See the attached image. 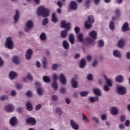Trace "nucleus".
<instances>
[{
  "mask_svg": "<svg viewBox=\"0 0 130 130\" xmlns=\"http://www.w3.org/2000/svg\"><path fill=\"white\" fill-rule=\"evenodd\" d=\"M63 47L64 49H70V44L68 41H64L62 43Z\"/></svg>",
  "mask_w": 130,
  "mask_h": 130,
  "instance_id": "obj_23",
  "label": "nucleus"
},
{
  "mask_svg": "<svg viewBox=\"0 0 130 130\" xmlns=\"http://www.w3.org/2000/svg\"><path fill=\"white\" fill-rule=\"evenodd\" d=\"M5 45L7 48H9V49H13L14 48V42H13V40H12L11 37H8L6 39Z\"/></svg>",
  "mask_w": 130,
  "mask_h": 130,
  "instance_id": "obj_4",
  "label": "nucleus"
},
{
  "mask_svg": "<svg viewBox=\"0 0 130 130\" xmlns=\"http://www.w3.org/2000/svg\"><path fill=\"white\" fill-rule=\"evenodd\" d=\"M125 42V41L123 40V39H120L118 43V46L120 48H121V47H123L124 46V43Z\"/></svg>",
  "mask_w": 130,
  "mask_h": 130,
  "instance_id": "obj_21",
  "label": "nucleus"
},
{
  "mask_svg": "<svg viewBox=\"0 0 130 130\" xmlns=\"http://www.w3.org/2000/svg\"><path fill=\"white\" fill-rule=\"evenodd\" d=\"M109 86L107 85H105L104 86V90L105 91H106V92H108L109 91V90H110V88H109Z\"/></svg>",
  "mask_w": 130,
  "mask_h": 130,
  "instance_id": "obj_46",
  "label": "nucleus"
},
{
  "mask_svg": "<svg viewBox=\"0 0 130 130\" xmlns=\"http://www.w3.org/2000/svg\"><path fill=\"white\" fill-rule=\"evenodd\" d=\"M69 40L71 44H75V37L74 36V35L71 34L69 36Z\"/></svg>",
  "mask_w": 130,
  "mask_h": 130,
  "instance_id": "obj_26",
  "label": "nucleus"
},
{
  "mask_svg": "<svg viewBox=\"0 0 130 130\" xmlns=\"http://www.w3.org/2000/svg\"><path fill=\"white\" fill-rule=\"evenodd\" d=\"M101 119L102 120H106L107 119V115L106 114H103L101 115Z\"/></svg>",
  "mask_w": 130,
  "mask_h": 130,
  "instance_id": "obj_54",
  "label": "nucleus"
},
{
  "mask_svg": "<svg viewBox=\"0 0 130 130\" xmlns=\"http://www.w3.org/2000/svg\"><path fill=\"white\" fill-rule=\"evenodd\" d=\"M52 21L54 22V23H57L58 19L55 17V14L53 13L52 14Z\"/></svg>",
  "mask_w": 130,
  "mask_h": 130,
  "instance_id": "obj_33",
  "label": "nucleus"
},
{
  "mask_svg": "<svg viewBox=\"0 0 130 130\" xmlns=\"http://www.w3.org/2000/svg\"><path fill=\"white\" fill-rule=\"evenodd\" d=\"M93 92L95 95H96L97 96H101L102 95V93L101 92V90L99 89V88H94L93 89Z\"/></svg>",
  "mask_w": 130,
  "mask_h": 130,
  "instance_id": "obj_20",
  "label": "nucleus"
},
{
  "mask_svg": "<svg viewBox=\"0 0 130 130\" xmlns=\"http://www.w3.org/2000/svg\"><path fill=\"white\" fill-rule=\"evenodd\" d=\"M86 60L85 59H82L80 63V67L81 69H84L85 67H86Z\"/></svg>",
  "mask_w": 130,
  "mask_h": 130,
  "instance_id": "obj_27",
  "label": "nucleus"
},
{
  "mask_svg": "<svg viewBox=\"0 0 130 130\" xmlns=\"http://www.w3.org/2000/svg\"><path fill=\"white\" fill-rule=\"evenodd\" d=\"M56 113L57 114L58 116H60L62 114V111L60 109V108L56 107Z\"/></svg>",
  "mask_w": 130,
  "mask_h": 130,
  "instance_id": "obj_32",
  "label": "nucleus"
},
{
  "mask_svg": "<svg viewBox=\"0 0 130 130\" xmlns=\"http://www.w3.org/2000/svg\"><path fill=\"white\" fill-rule=\"evenodd\" d=\"M115 15L117 16V17H118V16H119V15H120L119 10H118V9L116 10Z\"/></svg>",
  "mask_w": 130,
  "mask_h": 130,
  "instance_id": "obj_62",
  "label": "nucleus"
},
{
  "mask_svg": "<svg viewBox=\"0 0 130 130\" xmlns=\"http://www.w3.org/2000/svg\"><path fill=\"white\" fill-rule=\"evenodd\" d=\"M89 94V92L87 91H82L80 93L81 96H82V97H85V96H87Z\"/></svg>",
  "mask_w": 130,
  "mask_h": 130,
  "instance_id": "obj_45",
  "label": "nucleus"
},
{
  "mask_svg": "<svg viewBox=\"0 0 130 130\" xmlns=\"http://www.w3.org/2000/svg\"><path fill=\"white\" fill-rule=\"evenodd\" d=\"M92 120H93V121H95V122H96L97 123H99V119H98V118H97L96 117H93Z\"/></svg>",
  "mask_w": 130,
  "mask_h": 130,
  "instance_id": "obj_56",
  "label": "nucleus"
},
{
  "mask_svg": "<svg viewBox=\"0 0 130 130\" xmlns=\"http://www.w3.org/2000/svg\"><path fill=\"white\" fill-rule=\"evenodd\" d=\"M110 112L112 115H117L118 114V109L115 107L111 108Z\"/></svg>",
  "mask_w": 130,
  "mask_h": 130,
  "instance_id": "obj_11",
  "label": "nucleus"
},
{
  "mask_svg": "<svg viewBox=\"0 0 130 130\" xmlns=\"http://www.w3.org/2000/svg\"><path fill=\"white\" fill-rule=\"evenodd\" d=\"M70 8L71 10H76L78 9V4L75 1H72L70 3Z\"/></svg>",
  "mask_w": 130,
  "mask_h": 130,
  "instance_id": "obj_12",
  "label": "nucleus"
},
{
  "mask_svg": "<svg viewBox=\"0 0 130 130\" xmlns=\"http://www.w3.org/2000/svg\"><path fill=\"white\" fill-rule=\"evenodd\" d=\"M126 56L127 59H130V51L127 52Z\"/></svg>",
  "mask_w": 130,
  "mask_h": 130,
  "instance_id": "obj_63",
  "label": "nucleus"
},
{
  "mask_svg": "<svg viewBox=\"0 0 130 130\" xmlns=\"http://www.w3.org/2000/svg\"><path fill=\"white\" fill-rule=\"evenodd\" d=\"M61 27L65 28V30L61 32V33H68V31L71 30V23H67L66 21L63 20L61 21Z\"/></svg>",
  "mask_w": 130,
  "mask_h": 130,
  "instance_id": "obj_3",
  "label": "nucleus"
},
{
  "mask_svg": "<svg viewBox=\"0 0 130 130\" xmlns=\"http://www.w3.org/2000/svg\"><path fill=\"white\" fill-rule=\"evenodd\" d=\"M98 45L100 47H103V46H104V41H103V40H100L99 41Z\"/></svg>",
  "mask_w": 130,
  "mask_h": 130,
  "instance_id": "obj_41",
  "label": "nucleus"
},
{
  "mask_svg": "<svg viewBox=\"0 0 130 130\" xmlns=\"http://www.w3.org/2000/svg\"><path fill=\"white\" fill-rule=\"evenodd\" d=\"M32 54H33V51H32V50L31 49L27 50L26 51V54L25 55L26 59H31Z\"/></svg>",
  "mask_w": 130,
  "mask_h": 130,
  "instance_id": "obj_16",
  "label": "nucleus"
},
{
  "mask_svg": "<svg viewBox=\"0 0 130 130\" xmlns=\"http://www.w3.org/2000/svg\"><path fill=\"white\" fill-rule=\"evenodd\" d=\"M121 30L123 32H126L130 30L129 25L127 22H125L123 24Z\"/></svg>",
  "mask_w": 130,
  "mask_h": 130,
  "instance_id": "obj_9",
  "label": "nucleus"
},
{
  "mask_svg": "<svg viewBox=\"0 0 130 130\" xmlns=\"http://www.w3.org/2000/svg\"><path fill=\"white\" fill-rule=\"evenodd\" d=\"M70 123L71 125V126L74 128V129L78 130L79 129V125L75 122V121L71 120L70 121Z\"/></svg>",
  "mask_w": 130,
  "mask_h": 130,
  "instance_id": "obj_18",
  "label": "nucleus"
},
{
  "mask_svg": "<svg viewBox=\"0 0 130 130\" xmlns=\"http://www.w3.org/2000/svg\"><path fill=\"white\" fill-rule=\"evenodd\" d=\"M6 99H9V96L8 95H3L0 97V100H2V101L6 100Z\"/></svg>",
  "mask_w": 130,
  "mask_h": 130,
  "instance_id": "obj_39",
  "label": "nucleus"
},
{
  "mask_svg": "<svg viewBox=\"0 0 130 130\" xmlns=\"http://www.w3.org/2000/svg\"><path fill=\"white\" fill-rule=\"evenodd\" d=\"M11 95H12V96H16V95H17V91H16V90L11 91Z\"/></svg>",
  "mask_w": 130,
  "mask_h": 130,
  "instance_id": "obj_60",
  "label": "nucleus"
},
{
  "mask_svg": "<svg viewBox=\"0 0 130 130\" xmlns=\"http://www.w3.org/2000/svg\"><path fill=\"white\" fill-rule=\"evenodd\" d=\"M109 28L111 30H114V22L113 21H110Z\"/></svg>",
  "mask_w": 130,
  "mask_h": 130,
  "instance_id": "obj_40",
  "label": "nucleus"
},
{
  "mask_svg": "<svg viewBox=\"0 0 130 130\" xmlns=\"http://www.w3.org/2000/svg\"><path fill=\"white\" fill-rule=\"evenodd\" d=\"M57 5L59 7V8H62V3H61V2H58Z\"/></svg>",
  "mask_w": 130,
  "mask_h": 130,
  "instance_id": "obj_61",
  "label": "nucleus"
},
{
  "mask_svg": "<svg viewBox=\"0 0 130 130\" xmlns=\"http://www.w3.org/2000/svg\"><path fill=\"white\" fill-rule=\"evenodd\" d=\"M27 79L29 80V81H33V77L31 75V74L28 73L26 76Z\"/></svg>",
  "mask_w": 130,
  "mask_h": 130,
  "instance_id": "obj_44",
  "label": "nucleus"
},
{
  "mask_svg": "<svg viewBox=\"0 0 130 130\" xmlns=\"http://www.w3.org/2000/svg\"><path fill=\"white\" fill-rule=\"evenodd\" d=\"M82 116L83 120H84L85 122H89V119L88 118L87 116H86L85 114H83Z\"/></svg>",
  "mask_w": 130,
  "mask_h": 130,
  "instance_id": "obj_43",
  "label": "nucleus"
},
{
  "mask_svg": "<svg viewBox=\"0 0 130 130\" xmlns=\"http://www.w3.org/2000/svg\"><path fill=\"white\" fill-rule=\"evenodd\" d=\"M90 2H91V0H86V2L85 4V6L87 9H89V5H90Z\"/></svg>",
  "mask_w": 130,
  "mask_h": 130,
  "instance_id": "obj_49",
  "label": "nucleus"
},
{
  "mask_svg": "<svg viewBox=\"0 0 130 130\" xmlns=\"http://www.w3.org/2000/svg\"><path fill=\"white\" fill-rule=\"evenodd\" d=\"M43 80L45 83H49L50 82V79H49V77L48 76H44Z\"/></svg>",
  "mask_w": 130,
  "mask_h": 130,
  "instance_id": "obj_37",
  "label": "nucleus"
},
{
  "mask_svg": "<svg viewBox=\"0 0 130 130\" xmlns=\"http://www.w3.org/2000/svg\"><path fill=\"white\" fill-rule=\"evenodd\" d=\"M34 24L33 23V21L32 20L28 21L26 23V26L24 29L25 32H29L31 28H32Z\"/></svg>",
  "mask_w": 130,
  "mask_h": 130,
  "instance_id": "obj_7",
  "label": "nucleus"
},
{
  "mask_svg": "<svg viewBox=\"0 0 130 130\" xmlns=\"http://www.w3.org/2000/svg\"><path fill=\"white\" fill-rule=\"evenodd\" d=\"M89 22L86 21L85 23V27L86 29H90V28H92V25L89 24Z\"/></svg>",
  "mask_w": 130,
  "mask_h": 130,
  "instance_id": "obj_36",
  "label": "nucleus"
},
{
  "mask_svg": "<svg viewBox=\"0 0 130 130\" xmlns=\"http://www.w3.org/2000/svg\"><path fill=\"white\" fill-rule=\"evenodd\" d=\"M103 78L106 80L107 85L109 86V87H112V81L108 78L106 75H104Z\"/></svg>",
  "mask_w": 130,
  "mask_h": 130,
  "instance_id": "obj_10",
  "label": "nucleus"
},
{
  "mask_svg": "<svg viewBox=\"0 0 130 130\" xmlns=\"http://www.w3.org/2000/svg\"><path fill=\"white\" fill-rule=\"evenodd\" d=\"M52 87L55 91H56L57 89H58V84H57V82L56 81H54L52 84Z\"/></svg>",
  "mask_w": 130,
  "mask_h": 130,
  "instance_id": "obj_30",
  "label": "nucleus"
},
{
  "mask_svg": "<svg viewBox=\"0 0 130 130\" xmlns=\"http://www.w3.org/2000/svg\"><path fill=\"white\" fill-rule=\"evenodd\" d=\"M40 39L42 40V41H44V40H46V35L44 33H42L40 36Z\"/></svg>",
  "mask_w": 130,
  "mask_h": 130,
  "instance_id": "obj_34",
  "label": "nucleus"
},
{
  "mask_svg": "<svg viewBox=\"0 0 130 130\" xmlns=\"http://www.w3.org/2000/svg\"><path fill=\"white\" fill-rule=\"evenodd\" d=\"M87 79L89 80V81H92V80H93V75L92 74L88 75Z\"/></svg>",
  "mask_w": 130,
  "mask_h": 130,
  "instance_id": "obj_53",
  "label": "nucleus"
},
{
  "mask_svg": "<svg viewBox=\"0 0 130 130\" xmlns=\"http://www.w3.org/2000/svg\"><path fill=\"white\" fill-rule=\"evenodd\" d=\"M74 30L75 33H80V31H81V29L80 28V27H79V26L75 27Z\"/></svg>",
  "mask_w": 130,
  "mask_h": 130,
  "instance_id": "obj_52",
  "label": "nucleus"
},
{
  "mask_svg": "<svg viewBox=\"0 0 130 130\" xmlns=\"http://www.w3.org/2000/svg\"><path fill=\"white\" fill-rule=\"evenodd\" d=\"M60 93H62V94H64V93H66V88L61 87L60 89Z\"/></svg>",
  "mask_w": 130,
  "mask_h": 130,
  "instance_id": "obj_58",
  "label": "nucleus"
},
{
  "mask_svg": "<svg viewBox=\"0 0 130 130\" xmlns=\"http://www.w3.org/2000/svg\"><path fill=\"white\" fill-rule=\"evenodd\" d=\"M113 55L115 57H118L119 58H121L122 55L120 51L117 50H115L113 52Z\"/></svg>",
  "mask_w": 130,
  "mask_h": 130,
  "instance_id": "obj_17",
  "label": "nucleus"
},
{
  "mask_svg": "<svg viewBox=\"0 0 130 130\" xmlns=\"http://www.w3.org/2000/svg\"><path fill=\"white\" fill-rule=\"evenodd\" d=\"M53 79L54 82H56V81H57V79H58V75L54 73L53 75Z\"/></svg>",
  "mask_w": 130,
  "mask_h": 130,
  "instance_id": "obj_48",
  "label": "nucleus"
},
{
  "mask_svg": "<svg viewBox=\"0 0 130 130\" xmlns=\"http://www.w3.org/2000/svg\"><path fill=\"white\" fill-rule=\"evenodd\" d=\"M40 108H41V105H38L36 107V110H39V109H40Z\"/></svg>",
  "mask_w": 130,
  "mask_h": 130,
  "instance_id": "obj_64",
  "label": "nucleus"
},
{
  "mask_svg": "<svg viewBox=\"0 0 130 130\" xmlns=\"http://www.w3.org/2000/svg\"><path fill=\"white\" fill-rule=\"evenodd\" d=\"M98 66V61L97 60H94L92 63V67L95 68V67H97Z\"/></svg>",
  "mask_w": 130,
  "mask_h": 130,
  "instance_id": "obj_55",
  "label": "nucleus"
},
{
  "mask_svg": "<svg viewBox=\"0 0 130 130\" xmlns=\"http://www.w3.org/2000/svg\"><path fill=\"white\" fill-rule=\"evenodd\" d=\"M26 122L29 124L35 125V124L37 122V121H36V119L33 117H29L26 119Z\"/></svg>",
  "mask_w": 130,
  "mask_h": 130,
  "instance_id": "obj_8",
  "label": "nucleus"
},
{
  "mask_svg": "<svg viewBox=\"0 0 130 130\" xmlns=\"http://www.w3.org/2000/svg\"><path fill=\"white\" fill-rule=\"evenodd\" d=\"M116 81L119 83H121L123 81V76L122 75H119L116 78Z\"/></svg>",
  "mask_w": 130,
  "mask_h": 130,
  "instance_id": "obj_31",
  "label": "nucleus"
},
{
  "mask_svg": "<svg viewBox=\"0 0 130 130\" xmlns=\"http://www.w3.org/2000/svg\"><path fill=\"white\" fill-rule=\"evenodd\" d=\"M18 123V119L16 117H13L10 119V124L12 126H15V125H17Z\"/></svg>",
  "mask_w": 130,
  "mask_h": 130,
  "instance_id": "obj_13",
  "label": "nucleus"
},
{
  "mask_svg": "<svg viewBox=\"0 0 130 130\" xmlns=\"http://www.w3.org/2000/svg\"><path fill=\"white\" fill-rule=\"evenodd\" d=\"M60 81L63 85L67 84V78L63 74H61L59 77Z\"/></svg>",
  "mask_w": 130,
  "mask_h": 130,
  "instance_id": "obj_15",
  "label": "nucleus"
},
{
  "mask_svg": "<svg viewBox=\"0 0 130 130\" xmlns=\"http://www.w3.org/2000/svg\"><path fill=\"white\" fill-rule=\"evenodd\" d=\"M87 22H89V24H93L94 22H95V19L94 18V16L90 15L88 18V20Z\"/></svg>",
  "mask_w": 130,
  "mask_h": 130,
  "instance_id": "obj_28",
  "label": "nucleus"
},
{
  "mask_svg": "<svg viewBox=\"0 0 130 130\" xmlns=\"http://www.w3.org/2000/svg\"><path fill=\"white\" fill-rule=\"evenodd\" d=\"M59 67V65L58 64H53L52 67V69L53 71H55L57 70V68Z\"/></svg>",
  "mask_w": 130,
  "mask_h": 130,
  "instance_id": "obj_42",
  "label": "nucleus"
},
{
  "mask_svg": "<svg viewBox=\"0 0 130 130\" xmlns=\"http://www.w3.org/2000/svg\"><path fill=\"white\" fill-rule=\"evenodd\" d=\"M89 36L92 37V39H94V40H96V39H97V34L96 33H90Z\"/></svg>",
  "mask_w": 130,
  "mask_h": 130,
  "instance_id": "obj_35",
  "label": "nucleus"
},
{
  "mask_svg": "<svg viewBox=\"0 0 130 130\" xmlns=\"http://www.w3.org/2000/svg\"><path fill=\"white\" fill-rule=\"evenodd\" d=\"M13 60L14 61V62L15 63H16L17 64L20 63V59L19 58V57L15 56L14 57Z\"/></svg>",
  "mask_w": 130,
  "mask_h": 130,
  "instance_id": "obj_38",
  "label": "nucleus"
},
{
  "mask_svg": "<svg viewBox=\"0 0 130 130\" xmlns=\"http://www.w3.org/2000/svg\"><path fill=\"white\" fill-rule=\"evenodd\" d=\"M65 102L67 104H71V100L69 99V98H67L65 99Z\"/></svg>",
  "mask_w": 130,
  "mask_h": 130,
  "instance_id": "obj_59",
  "label": "nucleus"
},
{
  "mask_svg": "<svg viewBox=\"0 0 130 130\" xmlns=\"http://www.w3.org/2000/svg\"><path fill=\"white\" fill-rule=\"evenodd\" d=\"M43 68L44 69H46V64H47V60L46 58H44L43 60Z\"/></svg>",
  "mask_w": 130,
  "mask_h": 130,
  "instance_id": "obj_47",
  "label": "nucleus"
},
{
  "mask_svg": "<svg viewBox=\"0 0 130 130\" xmlns=\"http://www.w3.org/2000/svg\"><path fill=\"white\" fill-rule=\"evenodd\" d=\"M60 36L61 38H66L67 36H68V34L67 33H61L60 34Z\"/></svg>",
  "mask_w": 130,
  "mask_h": 130,
  "instance_id": "obj_57",
  "label": "nucleus"
},
{
  "mask_svg": "<svg viewBox=\"0 0 130 130\" xmlns=\"http://www.w3.org/2000/svg\"><path fill=\"white\" fill-rule=\"evenodd\" d=\"M17 76H18V74H17V73L15 72L12 71L9 73V78L10 80H14L17 77Z\"/></svg>",
  "mask_w": 130,
  "mask_h": 130,
  "instance_id": "obj_19",
  "label": "nucleus"
},
{
  "mask_svg": "<svg viewBox=\"0 0 130 130\" xmlns=\"http://www.w3.org/2000/svg\"><path fill=\"white\" fill-rule=\"evenodd\" d=\"M78 41L79 42H84L87 45L90 44H92L94 45V43H95V41L91 38H87L85 41H84V38H83V35L82 34H80L78 35Z\"/></svg>",
  "mask_w": 130,
  "mask_h": 130,
  "instance_id": "obj_2",
  "label": "nucleus"
},
{
  "mask_svg": "<svg viewBox=\"0 0 130 130\" xmlns=\"http://www.w3.org/2000/svg\"><path fill=\"white\" fill-rule=\"evenodd\" d=\"M20 18V12L19 10H16V14L14 17V21L15 23H17L18 21H19V18Z\"/></svg>",
  "mask_w": 130,
  "mask_h": 130,
  "instance_id": "obj_22",
  "label": "nucleus"
},
{
  "mask_svg": "<svg viewBox=\"0 0 130 130\" xmlns=\"http://www.w3.org/2000/svg\"><path fill=\"white\" fill-rule=\"evenodd\" d=\"M48 23V18H45L43 20L42 24L44 26H45Z\"/></svg>",
  "mask_w": 130,
  "mask_h": 130,
  "instance_id": "obj_50",
  "label": "nucleus"
},
{
  "mask_svg": "<svg viewBox=\"0 0 130 130\" xmlns=\"http://www.w3.org/2000/svg\"><path fill=\"white\" fill-rule=\"evenodd\" d=\"M36 84L37 85L38 94L39 95H42V88H41V84L39 82H36Z\"/></svg>",
  "mask_w": 130,
  "mask_h": 130,
  "instance_id": "obj_14",
  "label": "nucleus"
},
{
  "mask_svg": "<svg viewBox=\"0 0 130 130\" xmlns=\"http://www.w3.org/2000/svg\"><path fill=\"white\" fill-rule=\"evenodd\" d=\"M4 110L7 112H13L15 110V106L12 104H8L5 106Z\"/></svg>",
  "mask_w": 130,
  "mask_h": 130,
  "instance_id": "obj_6",
  "label": "nucleus"
},
{
  "mask_svg": "<svg viewBox=\"0 0 130 130\" xmlns=\"http://www.w3.org/2000/svg\"><path fill=\"white\" fill-rule=\"evenodd\" d=\"M37 14L38 16H42V17H49V10L46 9L43 6H41L37 10Z\"/></svg>",
  "mask_w": 130,
  "mask_h": 130,
  "instance_id": "obj_1",
  "label": "nucleus"
},
{
  "mask_svg": "<svg viewBox=\"0 0 130 130\" xmlns=\"http://www.w3.org/2000/svg\"><path fill=\"white\" fill-rule=\"evenodd\" d=\"M89 100L91 103H94V102L99 101V98L98 96L90 97L89 98Z\"/></svg>",
  "mask_w": 130,
  "mask_h": 130,
  "instance_id": "obj_25",
  "label": "nucleus"
},
{
  "mask_svg": "<svg viewBox=\"0 0 130 130\" xmlns=\"http://www.w3.org/2000/svg\"><path fill=\"white\" fill-rule=\"evenodd\" d=\"M27 110L28 111H31L33 109V107L32 106V104L30 103V102H28L26 104Z\"/></svg>",
  "mask_w": 130,
  "mask_h": 130,
  "instance_id": "obj_29",
  "label": "nucleus"
},
{
  "mask_svg": "<svg viewBox=\"0 0 130 130\" xmlns=\"http://www.w3.org/2000/svg\"><path fill=\"white\" fill-rule=\"evenodd\" d=\"M72 84L73 88H78L79 86V83H78V81L76 80V79H73L72 80Z\"/></svg>",
  "mask_w": 130,
  "mask_h": 130,
  "instance_id": "obj_24",
  "label": "nucleus"
},
{
  "mask_svg": "<svg viewBox=\"0 0 130 130\" xmlns=\"http://www.w3.org/2000/svg\"><path fill=\"white\" fill-rule=\"evenodd\" d=\"M117 91L120 95H125V94H126V88L123 86H117Z\"/></svg>",
  "mask_w": 130,
  "mask_h": 130,
  "instance_id": "obj_5",
  "label": "nucleus"
},
{
  "mask_svg": "<svg viewBox=\"0 0 130 130\" xmlns=\"http://www.w3.org/2000/svg\"><path fill=\"white\" fill-rule=\"evenodd\" d=\"M51 99L52 100H53V101H57V99H58V97L56 95H53L52 96Z\"/></svg>",
  "mask_w": 130,
  "mask_h": 130,
  "instance_id": "obj_51",
  "label": "nucleus"
}]
</instances>
